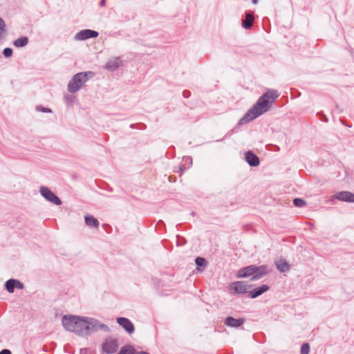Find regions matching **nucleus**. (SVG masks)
I'll return each mask as SVG.
<instances>
[{
  "mask_svg": "<svg viewBox=\"0 0 354 354\" xmlns=\"http://www.w3.org/2000/svg\"><path fill=\"white\" fill-rule=\"evenodd\" d=\"M6 34V24L2 18H0V39Z\"/></svg>",
  "mask_w": 354,
  "mask_h": 354,
  "instance_id": "nucleus-22",
  "label": "nucleus"
},
{
  "mask_svg": "<svg viewBox=\"0 0 354 354\" xmlns=\"http://www.w3.org/2000/svg\"><path fill=\"white\" fill-rule=\"evenodd\" d=\"M230 289L234 290L235 293L243 294L248 292L251 286L244 281H236L230 284Z\"/></svg>",
  "mask_w": 354,
  "mask_h": 354,
  "instance_id": "nucleus-5",
  "label": "nucleus"
},
{
  "mask_svg": "<svg viewBox=\"0 0 354 354\" xmlns=\"http://www.w3.org/2000/svg\"><path fill=\"white\" fill-rule=\"evenodd\" d=\"M3 54L6 57H10L12 55V50L10 48H6L3 49Z\"/></svg>",
  "mask_w": 354,
  "mask_h": 354,
  "instance_id": "nucleus-26",
  "label": "nucleus"
},
{
  "mask_svg": "<svg viewBox=\"0 0 354 354\" xmlns=\"http://www.w3.org/2000/svg\"><path fill=\"white\" fill-rule=\"evenodd\" d=\"M254 270H256V266H250L248 267H245L243 269H241L238 272V277H246L251 275H254Z\"/></svg>",
  "mask_w": 354,
  "mask_h": 354,
  "instance_id": "nucleus-14",
  "label": "nucleus"
},
{
  "mask_svg": "<svg viewBox=\"0 0 354 354\" xmlns=\"http://www.w3.org/2000/svg\"><path fill=\"white\" fill-rule=\"evenodd\" d=\"M279 93L275 90H269L259 97L254 106L250 109L242 118L239 124H243L251 122L257 117L269 111L274 100L279 97Z\"/></svg>",
  "mask_w": 354,
  "mask_h": 354,
  "instance_id": "nucleus-2",
  "label": "nucleus"
},
{
  "mask_svg": "<svg viewBox=\"0 0 354 354\" xmlns=\"http://www.w3.org/2000/svg\"><path fill=\"white\" fill-rule=\"evenodd\" d=\"M196 264L198 266H203L205 265V260L203 258L201 257H197L195 260Z\"/></svg>",
  "mask_w": 354,
  "mask_h": 354,
  "instance_id": "nucleus-27",
  "label": "nucleus"
},
{
  "mask_svg": "<svg viewBox=\"0 0 354 354\" xmlns=\"http://www.w3.org/2000/svg\"><path fill=\"white\" fill-rule=\"evenodd\" d=\"M245 161L251 167H257L260 162L257 156H256L252 151H248L245 153Z\"/></svg>",
  "mask_w": 354,
  "mask_h": 354,
  "instance_id": "nucleus-11",
  "label": "nucleus"
},
{
  "mask_svg": "<svg viewBox=\"0 0 354 354\" xmlns=\"http://www.w3.org/2000/svg\"><path fill=\"white\" fill-rule=\"evenodd\" d=\"M257 2H258V0H252V3L254 4L257 3Z\"/></svg>",
  "mask_w": 354,
  "mask_h": 354,
  "instance_id": "nucleus-32",
  "label": "nucleus"
},
{
  "mask_svg": "<svg viewBox=\"0 0 354 354\" xmlns=\"http://www.w3.org/2000/svg\"><path fill=\"white\" fill-rule=\"evenodd\" d=\"M122 65V62L120 59V58L118 57H115L109 59L104 67L105 68L109 71H114L119 67H120Z\"/></svg>",
  "mask_w": 354,
  "mask_h": 354,
  "instance_id": "nucleus-9",
  "label": "nucleus"
},
{
  "mask_svg": "<svg viewBox=\"0 0 354 354\" xmlns=\"http://www.w3.org/2000/svg\"><path fill=\"white\" fill-rule=\"evenodd\" d=\"M36 110L37 111L43 113H52V110L50 109L43 107L42 106L40 105L36 106Z\"/></svg>",
  "mask_w": 354,
  "mask_h": 354,
  "instance_id": "nucleus-25",
  "label": "nucleus"
},
{
  "mask_svg": "<svg viewBox=\"0 0 354 354\" xmlns=\"http://www.w3.org/2000/svg\"><path fill=\"white\" fill-rule=\"evenodd\" d=\"M118 346L117 340L109 339L103 344L102 349L106 353H113L116 351Z\"/></svg>",
  "mask_w": 354,
  "mask_h": 354,
  "instance_id": "nucleus-8",
  "label": "nucleus"
},
{
  "mask_svg": "<svg viewBox=\"0 0 354 354\" xmlns=\"http://www.w3.org/2000/svg\"><path fill=\"white\" fill-rule=\"evenodd\" d=\"M84 221L87 226L98 228L99 221L94 216L89 214L86 215Z\"/></svg>",
  "mask_w": 354,
  "mask_h": 354,
  "instance_id": "nucleus-17",
  "label": "nucleus"
},
{
  "mask_svg": "<svg viewBox=\"0 0 354 354\" xmlns=\"http://www.w3.org/2000/svg\"><path fill=\"white\" fill-rule=\"evenodd\" d=\"M64 328L80 336H87L101 330L108 333L110 329L108 326L101 323L96 319L76 315H64L62 319Z\"/></svg>",
  "mask_w": 354,
  "mask_h": 354,
  "instance_id": "nucleus-1",
  "label": "nucleus"
},
{
  "mask_svg": "<svg viewBox=\"0 0 354 354\" xmlns=\"http://www.w3.org/2000/svg\"><path fill=\"white\" fill-rule=\"evenodd\" d=\"M118 354H149L147 352H136L131 346H124L121 348Z\"/></svg>",
  "mask_w": 354,
  "mask_h": 354,
  "instance_id": "nucleus-19",
  "label": "nucleus"
},
{
  "mask_svg": "<svg viewBox=\"0 0 354 354\" xmlns=\"http://www.w3.org/2000/svg\"><path fill=\"white\" fill-rule=\"evenodd\" d=\"M269 289V286L264 284L260 287L254 288L251 291H249V293L251 298H256L262 295L263 293L266 292V291H268Z\"/></svg>",
  "mask_w": 354,
  "mask_h": 354,
  "instance_id": "nucleus-13",
  "label": "nucleus"
},
{
  "mask_svg": "<svg viewBox=\"0 0 354 354\" xmlns=\"http://www.w3.org/2000/svg\"><path fill=\"white\" fill-rule=\"evenodd\" d=\"M98 36V32L92 30H83L78 32L75 35V39L77 41H82L89 38H95Z\"/></svg>",
  "mask_w": 354,
  "mask_h": 354,
  "instance_id": "nucleus-6",
  "label": "nucleus"
},
{
  "mask_svg": "<svg viewBox=\"0 0 354 354\" xmlns=\"http://www.w3.org/2000/svg\"><path fill=\"white\" fill-rule=\"evenodd\" d=\"M293 203L296 207H301L306 205V202L301 198H295Z\"/></svg>",
  "mask_w": 354,
  "mask_h": 354,
  "instance_id": "nucleus-23",
  "label": "nucleus"
},
{
  "mask_svg": "<svg viewBox=\"0 0 354 354\" xmlns=\"http://www.w3.org/2000/svg\"><path fill=\"white\" fill-rule=\"evenodd\" d=\"M310 346L308 343H305L302 345L301 348V354H308Z\"/></svg>",
  "mask_w": 354,
  "mask_h": 354,
  "instance_id": "nucleus-24",
  "label": "nucleus"
},
{
  "mask_svg": "<svg viewBox=\"0 0 354 354\" xmlns=\"http://www.w3.org/2000/svg\"><path fill=\"white\" fill-rule=\"evenodd\" d=\"M104 3H105V0H102V1L100 2V6H104Z\"/></svg>",
  "mask_w": 354,
  "mask_h": 354,
  "instance_id": "nucleus-30",
  "label": "nucleus"
},
{
  "mask_svg": "<svg viewBox=\"0 0 354 354\" xmlns=\"http://www.w3.org/2000/svg\"><path fill=\"white\" fill-rule=\"evenodd\" d=\"M39 193L48 201L56 205L62 204L60 198L56 196L48 187L41 186L39 188Z\"/></svg>",
  "mask_w": 354,
  "mask_h": 354,
  "instance_id": "nucleus-4",
  "label": "nucleus"
},
{
  "mask_svg": "<svg viewBox=\"0 0 354 354\" xmlns=\"http://www.w3.org/2000/svg\"><path fill=\"white\" fill-rule=\"evenodd\" d=\"M94 75L91 71L80 72L73 76L67 85L68 91L74 93L79 91L86 82Z\"/></svg>",
  "mask_w": 354,
  "mask_h": 354,
  "instance_id": "nucleus-3",
  "label": "nucleus"
},
{
  "mask_svg": "<svg viewBox=\"0 0 354 354\" xmlns=\"http://www.w3.org/2000/svg\"><path fill=\"white\" fill-rule=\"evenodd\" d=\"M335 198L339 201L354 202V194L349 192H340L335 195Z\"/></svg>",
  "mask_w": 354,
  "mask_h": 354,
  "instance_id": "nucleus-12",
  "label": "nucleus"
},
{
  "mask_svg": "<svg viewBox=\"0 0 354 354\" xmlns=\"http://www.w3.org/2000/svg\"><path fill=\"white\" fill-rule=\"evenodd\" d=\"M275 264L278 270L281 272H285L289 270L290 266L284 259H279L275 261Z\"/></svg>",
  "mask_w": 354,
  "mask_h": 354,
  "instance_id": "nucleus-16",
  "label": "nucleus"
},
{
  "mask_svg": "<svg viewBox=\"0 0 354 354\" xmlns=\"http://www.w3.org/2000/svg\"><path fill=\"white\" fill-rule=\"evenodd\" d=\"M0 354H11V352L8 349H3L0 352Z\"/></svg>",
  "mask_w": 354,
  "mask_h": 354,
  "instance_id": "nucleus-29",
  "label": "nucleus"
},
{
  "mask_svg": "<svg viewBox=\"0 0 354 354\" xmlns=\"http://www.w3.org/2000/svg\"><path fill=\"white\" fill-rule=\"evenodd\" d=\"M254 22V17L250 13H247L245 19L242 21V26L245 29H250Z\"/></svg>",
  "mask_w": 354,
  "mask_h": 354,
  "instance_id": "nucleus-18",
  "label": "nucleus"
},
{
  "mask_svg": "<svg viewBox=\"0 0 354 354\" xmlns=\"http://www.w3.org/2000/svg\"><path fill=\"white\" fill-rule=\"evenodd\" d=\"M116 322L129 334L133 333L135 328L133 323L129 319L125 317H118L117 318Z\"/></svg>",
  "mask_w": 354,
  "mask_h": 354,
  "instance_id": "nucleus-7",
  "label": "nucleus"
},
{
  "mask_svg": "<svg viewBox=\"0 0 354 354\" xmlns=\"http://www.w3.org/2000/svg\"><path fill=\"white\" fill-rule=\"evenodd\" d=\"M87 349L86 348H84V349H82L80 351L81 353H82L83 352H86Z\"/></svg>",
  "mask_w": 354,
  "mask_h": 354,
  "instance_id": "nucleus-31",
  "label": "nucleus"
},
{
  "mask_svg": "<svg viewBox=\"0 0 354 354\" xmlns=\"http://www.w3.org/2000/svg\"><path fill=\"white\" fill-rule=\"evenodd\" d=\"M28 43V39L26 37H20L14 41L13 44L15 47L21 48L26 46Z\"/></svg>",
  "mask_w": 354,
  "mask_h": 354,
  "instance_id": "nucleus-20",
  "label": "nucleus"
},
{
  "mask_svg": "<svg viewBox=\"0 0 354 354\" xmlns=\"http://www.w3.org/2000/svg\"><path fill=\"white\" fill-rule=\"evenodd\" d=\"M16 285H15V288H17L20 290L23 289L24 288V285L22 283H21L18 280H16Z\"/></svg>",
  "mask_w": 354,
  "mask_h": 354,
  "instance_id": "nucleus-28",
  "label": "nucleus"
},
{
  "mask_svg": "<svg viewBox=\"0 0 354 354\" xmlns=\"http://www.w3.org/2000/svg\"><path fill=\"white\" fill-rule=\"evenodd\" d=\"M243 322V319H234L232 317H228L225 319V324L228 326L237 328L241 326Z\"/></svg>",
  "mask_w": 354,
  "mask_h": 354,
  "instance_id": "nucleus-15",
  "label": "nucleus"
},
{
  "mask_svg": "<svg viewBox=\"0 0 354 354\" xmlns=\"http://www.w3.org/2000/svg\"><path fill=\"white\" fill-rule=\"evenodd\" d=\"M16 279H9L6 282V288L8 292L12 293L16 285Z\"/></svg>",
  "mask_w": 354,
  "mask_h": 354,
  "instance_id": "nucleus-21",
  "label": "nucleus"
},
{
  "mask_svg": "<svg viewBox=\"0 0 354 354\" xmlns=\"http://www.w3.org/2000/svg\"><path fill=\"white\" fill-rule=\"evenodd\" d=\"M269 272L270 270L267 266H256V270H254V275L251 279L252 281L259 279L263 276L267 274Z\"/></svg>",
  "mask_w": 354,
  "mask_h": 354,
  "instance_id": "nucleus-10",
  "label": "nucleus"
}]
</instances>
